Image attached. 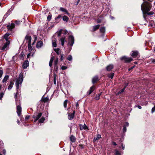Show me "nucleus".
Returning a JSON list of instances; mask_svg holds the SVG:
<instances>
[{"instance_id": "nucleus-61", "label": "nucleus", "mask_w": 155, "mask_h": 155, "mask_svg": "<svg viewBox=\"0 0 155 155\" xmlns=\"http://www.w3.org/2000/svg\"><path fill=\"white\" fill-rule=\"evenodd\" d=\"M137 107L139 109H141L142 108L139 105Z\"/></svg>"}, {"instance_id": "nucleus-19", "label": "nucleus", "mask_w": 155, "mask_h": 155, "mask_svg": "<svg viewBox=\"0 0 155 155\" xmlns=\"http://www.w3.org/2000/svg\"><path fill=\"white\" fill-rule=\"evenodd\" d=\"M101 135L99 134H98L97 135V137H95L94 138V141H95L96 140H98L100 138H101Z\"/></svg>"}, {"instance_id": "nucleus-57", "label": "nucleus", "mask_w": 155, "mask_h": 155, "mask_svg": "<svg viewBox=\"0 0 155 155\" xmlns=\"http://www.w3.org/2000/svg\"><path fill=\"white\" fill-rule=\"evenodd\" d=\"M129 123L128 122H126L125 123V125H124V126H125L126 127H128L129 126Z\"/></svg>"}, {"instance_id": "nucleus-30", "label": "nucleus", "mask_w": 155, "mask_h": 155, "mask_svg": "<svg viewBox=\"0 0 155 155\" xmlns=\"http://www.w3.org/2000/svg\"><path fill=\"white\" fill-rule=\"evenodd\" d=\"M45 120V118L42 117L39 120V123H43L44 122Z\"/></svg>"}, {"instance_id": "nucleus-16", "label": "nucleus", "mask_w": 155, "mask_h": 155, "mask_svg": "<svg viewBox=\"0 0 155 155\" xmlns=\"http://www.w3.org/2000/svg\"><path fill=\"white\" fill-rule=\"evenodd\" d=\"M54 50L58 55L60 54L61 52V51L59 48H54Z\"/></svg>"}, {"instance_id": "nucleus-11", "label": "nucleus", "mask_w": 155, "mask_h": 155, "mask_svg": "<svg viewBox=\"0 0 155 155\" xmlns=\"http://www.w3.org/2000/svg\"><path fill=\"white\" fill-rule=\"evenodd\" d=\"M75 111H74L73 113L69 114L68 115V118L69 120H71L73 119Z\"/></svg>"}, {"instance_id": "nucleus-48", "label": "nucleus", "mask_w": 155, "mask_h": 155, "mask_svg": "<svg viewBox=\"0 0 155 155\" xmlns=\"http://www.w3.org/2000/svg\"><path fill=\"white\" fill-rule=\"evenodd\" d=\"M21 22V21H15V23L17 25H19L20 23Z\"/></svg>"}, {"instance_id": "nucleus-14", "label": "nucleus", "mask_w": 155, "mask_h": 155, "mask_svg": "<svg viewBox=\"0 0 155 155\" xmlns=\"http://www.w3.org/2000/svg\"><path fill=\"white\" fill-rule=\"evenodd\" d=\"M114 67L112 64H110L106 67V69L107 71H110Z\"/></svg>"}, {"instance_id": "nucleus-2", "label": "nucleus", "mask_w": 155, "mask_h": 155, "mask_svg": "<svg viewBox=\"0 0 155 155\" xmlns=\"http://www.w3.org/2000/svg\"><path fill=\"white\" fill-rule=\"evenodd\" d=\"M23 75L22 73H21L18 78L16 79V89H18L19 88V86L20 84H21L23 81Z\"/></svg>"}, {"instance_id": "nucleus-17", "label": "nucleus", "mask_w": 155, "mask_h": 155, "mask_svg": "<svg viewBox=\"0 0 155 155\" xmlns=\"http://www.w3.org/2000/svg\"><path fill=\"white\" fill-rule=\"evenodd\" d=\"M65 38V37H62L60 39V41L61 43V44L62 46H63L64 43V41Z\"/></svg>"}, {"instance_id": "nucleus-21", "label": "nucleus", "mask_w": 155, "mask_h": 155, "mask_svg": "<svg viewBox=\"0 0 155 155\" xmlns=\"http://www.w3.org/2000/svg\"><path fill=\"white\" fill-rule=\"evenodd\" d=\"M94 86H92L90 87V89L89 90V91L88 92H89V93H88L89 95H90L92 92V91H94Z\"/></svg>"}, {"instance_id": "nucleus-39", "label": "nucleus", "mask_w": 155, "mask_h": 155, "mask_svg": "<svg viewBox=\"0 0 155 155\" xmlns=\"http://www.w3.org/2000/svg\"><path fill=\"white\" fill-rule=\"evenodd\" d=\"M3 74V71L2 70H0V78L2 77Z\"/></svg>"}, {"instance_id": "nucleus-35", "label": "nucleus", "mask_w": 155, "mask_h": 155, "mask_svg": "<svg viewBox=\"0 0 155 155\" xmlns=\"http://www.w3.org/2000/svg\"><path fill=\"white\" fill-rule=\"evenodd\" d=\"M52 45L53 47H57V44L56 41L55 40L53 42Z\"/></svg>"}, {"instance_id": "nucleus-47", "label": "nucleus", "mask_w": 155, "mask_h": 155, "mask_svg": "<svg viewBox=\"0 0 155 155\" xmlns=\"http://www.w3.org/2000/svg\"><path fill=\"white\" fill-rule=\"evenodd\" d=\"M155 111V106H154L153 107L152 109L151 110V112L152 113H153Z\"/></svg>"}, {"instance_id": "nucleus-23", "label": "nucleus", "mask_w": 155, "mask_h": 155, "mask_svg": "<svg viewBox=\"0 0 155 155\" xmlns=\"http://www.w3.org/2000/svg\"><path fill=\"white\" fill-rule=\"evenodd\" d=\"M9 34L8 33H6L4 36V38L5 39L6 41H10L8 40V37L9 36Z\"/></svg>"}, {"instance_id": "nucleus-9", "label": "nucleus", "mask_w": 155, "mask_h": 155, "mask_svg": "<svg viewBox=\"0 0 155 155\" xmlns=\"http://www.w3.org/2000/svg\"><path fill=\"white\" fill-rule=\"evenodd\" d=\"M10 41H7L6 42V43H5L2 47L1 48V50H3L5 49L10 44Z\"/></svg>"}, {"instance_id": "nucleus-32", "label": "nucleus", "mask_w": 155, "mask_h": 155, "mask_svg": "<svg viewBox=\"0 0 155 155\" xmlns=\"http://www.w3.org/2000/svg\"><path fill=\"white\" fill-rule=\"evenodd\" d=\"M67 59L69 61H71L72 59V56L71 55H68L67 58Z\"/></svg>"}, {"instance_id": "nucleus-5", "label": "nucleus", "mask_w": 155, "mask_h": 155, "mask_svg": "<svg viewBox=\"0 0 155 155\" xmlns=\"http://www.w3.org/2000/svg\"><path fill=\"white\" fill-rule=\"evenodd\" d=\"M121 60H123L125 62H130L133 60V59L131 58H128L126 56H124L121 58Z\"/></svg>"}, {"instance_id": "nucleus-53", "label": "nucleus", "mask_w": 155, "mask_h": 155, "mask_svg": "<svg viewBox=\"0 0 155 155\" xmlns=\"http://www.w3.org/2000/svg\"><path fill=\"white\" fill-rule=\"evenodd\" d=\"M43 100L44 102H46L47 101L48 99L46 98H45L43 99Z\"/></svg>"}, {"instance_id": "nucleus-22", "label": "nucleus", "mask_w": 155, "mask_h": 155, "mask_svg": "<svg viewBox=\"0 0 155 155\" xmlns=\"http://www.w3.org/2000/svg\"><path fill=\"white\" fill-rule=\"evenodd\" d=\"M9 76L8 75H6L4 78L2 80V82L4 83L6 82L7 80L8 79Z\"/></svg>"}, {"instance_id": "nucleus-24", "label": "nucleus", "mask_w": 155, "mask_h": 155, "mask_svg": "<svg viewBox=\"0 0 155 155\" xmlns=\"http://www.w3.org/2000/svg\"><path fill=\"white\" fill-rule=\"evenodd\" d=\"M63 20L64 21H68L69 20V18L66 16H64L63 17Z\"/></svg>"}, {"instance_id": "nucleus-51", "label": "nucleus", "mask_w": 155, "mask_h": 155, "mask_svg": "<svg viewBox=\"0 0 155 155\" xmlns=\"http://www.w3.org/2000/svg\"><path fill=\"white\" fill-rule=\"evenodd\" d=\"M80 128L81 130H82L84 129L83 125H80Z\"/></svg>"}, {"instance_id": "nucleus-8", "label": "nucleus", "mask_w": 155, "mask_h": 155, "mask_svg": "<svg viewBox=\"0 0 155 155\" xmlns=\"http://www.w3.org/2000/svg\"><path fill=\"white\" fill-rule=\"evenodd\" d=\"M25 40H26L28 42V44H31V37L30 36L27 35L25 38Z\"/></svg>"}, {"instance_id": "nucleus-12", "label": "nucleus", "mask_w": 155, "mask_h": 155, "mask_svg": "<svg viewBox=\"0 0 155 155\" xmlns=\"http://www.w3.org/2000/svg\"><path fill=\"white\" fill-rule=\"evenodd\" d=\"M60 10L61 12H65L66 14L68 15H70V13L68 12V10L64 8L61 7L60 8Z\"/></svg>"}, {"instance_id": "nucleus-60", "label": "nucleus", "mask_w": 155, "mask_h": 155, "mask_svg": "<svg viewBox=\"0 0 155 155\" xmlns=\"http://www.w3.org/2000/svg\"><path fill=\"white\" fill-rule=\"evenodd\" d=\"M112 143L113 144V145H114L116 146V145H117L116 143L115 142H112Z\"/></svg>"}, {"instance_id": "nucleus-15", "label": "nucleus", "mask_w": 155, "mask_h": 155, "mask_svg": "<svg viewBox=\"0 0 155 155\" xmlns=\"http://www.w3.org/2000/svg\"><path fill=\"white\" fill-rule=\"evenodd\" d=\"M43 45V42L41 41H38L37 43L36 47L38 48H41Z\"/></svg>"}, {"instance_id": "nucleus-27", "label": "nucleus", "mask_w": 155, "mask_h": 155, "mask_svg": "<svg viewBox=\"0 0 155 155\" xmlns=\"http://www.w3.org/2000/svg\"><path fill=\"white\" fill-rule=\"evenodd\" d=\"M114 74L113 73L111 74H108V77L111 79H112L113 78Z\"/></svg>"}, {"instance_id": "nucleus-29", "label": "nucleus", "mask_w": 155, "mask_h": 155, "mask_svg": "<svg viewBox=\"0 0 155 155\" xmlns=\"http://www.w3.org/2000/svg\"><path fill=\"white\" fill-rule=\"evenodd\" d=\"M105 30V29L104 27H102L100 29V31L102 33H104Z\"/></svg>"}, {"instance_id": "nucleus-34", "label": "nucleus", "mask_w": 155, "mask_h": 155, "mask_svg": "<svg viewBox=\"0 0 155 155\" xmlns=\"http://www.w3.org/2000/svg\"><path fill=\"white\" fill-rule=\"evenodd\" d=\"M101 95V93L98 94V95H97L95 97V99L96 100H98L100 98V96Z\"/></svg>"}, {"instance_id": "nucleus-36", "label": "nucleus", "mask_w": 155, "mask_h": 155, "mask_svg": "<svg viewBox=\"0 0 155 155\" xmlns=\"http://www.w3.org/2000/svg\"><path fill=\"white\" fill-rule=\"evenodd\" d=\"M58 62V58H57L54 61V64L55 66H57Z\"/></svg>"}, {"instance_id": "nucleus-41", "label": "nucleus", "mask_w": 155, "mask_h": 155, "mask_svg": "<svg viewBox=\"0 0 155 155\" xmlns=\"http://www.w3.org/2000/svg\"><path fill=\"white\" fill-rule=\"evenodd\" d=\"M68 68L67 67L63 66L61 67V68L62 70H64L66 69H67Z\"/></svg>"}, {"instance_id": "nucleus-13", "label": "nucleus", "mask_w": 155, "mask_h": 155, "mask_svg": "<svg viewBox=\"0 0 155 155\" xmlns=\"http://www.w3.org/2000/svg\"><path fill=\"white\" fill-rule=\"evenodd\" d=\"M138 52L137 51H132L131 52V55L134 58H135L138 55Z\"/></svg>"}, {"instance_id": "nucleus-37", "label": "nucleus", "mask_w": 155, "mask_h": 155, "mask_svg": "<svg viewBox=\"0 0 155 155\" xmlns=\"http://www.w3.org/2000/svg\"><path fill=\"white\" fill-rule=\"evenodd\" d=\"M115 155H120V153L119 152V151L117 150H115Z\"/></svg>"}, {"instance_id": "nucleus-46", "label": "nucleus", "mask_w": 155, "mask_h": 155, "mask_svg": "<svg viewBox=\"0 0 155 155\" xmlns=\"http://www.w3.org/2000/svg\"><path fill=\"white\" fill-rule=\"evenodd\" d=\"M47 19L48 21H50L51 19V15H48L47 17Z\"/></svg>"}, {"instance_id": "nucleus-58", "label": "nucleus", "mask_w": 155, "mask_h": 155, "mask_svg": "<svg viewBox=\"0 0 155 155\" xmlns=\"http://www.w3.org/2000/svg\"><path fill=\"white\" fill-rule=\"evenodd\" d=\"M121 146H122V148L123 149V150H124V148H125L124 146V145L123 144H122L121 145Z\"/></svg>"}, {"instance_id": "nucleus-20", "label": "nucleus", "mask_w": 155, "mask_h": 155, "mask_svg": "<svg viewBox=\"0 0 155 155\" xmlns=\"http://www.w3.org/2000/svg\"><path fill=\"white\" fill-rule=\"evenodd\" d=\"M70 139L71 141L72 142H74L75 141L76 139L75 137L74 136H71V137H70Z\"/></svg>"}, {"instance_id": "nucleus-62", "label": "nucleus", "mask_w": 155, "mask_h": 155, "mask_svg": "<svg viewBox=\"0 0 155 155\" xmlns=\"http://www.w3.org/2000/svg\"><path fill=\"white\" fill-rule=\"evenodd\" d=\"M6 152V150H3V153L4 154H5V153Z\"/></svg>"}, {"instance_id": "nucleus-1", "label": "nucleus", "mask_w": 155, "mask_h": 155, "mask_svg": "<svg viewBox=\"0 0 155 155\" xmlns=\"http://www.w3.org/2000/svg\"><path fill=\"white\" fill-rule=\"evenodd\" d=\"M151 7V6L150 3L146 2L141 5V9L143 12L147 13L150 10Z\"/></svg>"}, {"instance_id": "nucleus-45", "label": "nucleus", "mask_w": 155, "mask_h": 155, "mask_svg": "<svg viewBox=\"0 0 155 155\" xmlns=\"http://www.w3.org/2000/svg\"><path fill=\"white\" fill-rule=\"evenodd\" d=\"M127 129L126 127L125 126H124L123 131V132H125L126 131Z\"/></svg>"}, {"instance_id": "nucleus-31", "label": "nucleus", "mask_w": 155, "mask_h": 155, "mask_svg": "<svg viewBox=\"0 0 155 155\" xmlns=\"http://www.w3.org/2000/svg\"><path fill=\"white\" fill-rule=\"evenodd\" d=\"M128 85V84H127L126 85V86L124 88H123V89H122L120 91L118 92V94H121L124 91V90L126 87Z\"/></svg>"}, {"instance_id": "nucleus-28", "label": "nucleus", "mask_w": 155, "mask_h": 155, "mask_svg": "<svg viewBox=\"0 0 155 155\" xmlns=\"http://www.w3.org/2000/svg\"><path fill=\"white\" fill-rule=\"evenodd\" d=\"M13 84L12 82H10V84H9V86L8 87V90L11 89H12V87H13Z\"/></svg>"}, {"instance_id": "nucleus-43", "label": "nucleus", "mask_w": 155, "mask_h": 155, "mask_svg": "<svg viewBox=\"0 0 155 155\" xmlns=\"http://www.w3.org/2000/svg\"><path fill=\"white\" fill-rule=\"evenodd\" d=\"M54 56L52 57L50 59V62H49L52 63L53 61V60H54Z\"/></svg>"}, {"instance_id": "nucleus-44", "label": "nucleus", "mask_w": 155, "mask_h": 155, "mask_svg": "<svg viewBox=\"0 0 155 155\" xmlns=\"http://www.w3.org/2000/svg\"><path fill=\"white\" fill-rule=\"evenodd\" d=\"M54 84H55V85L56 84V77L55 75H54Z\"/></svg>"}, {"instance_id": "nucleus-42", "label": "nucleus", "mask_w": 155, "mask_h": 155, "mask_svg": "<svg viewBox=\"0 0 155 155\" xmlns=\"http://www.w3.org/2000/svg\"><path fill=\"white\" fill-rule=\"evenodd\" d=\"M4 93H0V100L3 97Z\"/></svg>"}, {"instance_id": "nucleus-18", "label": "nucleus", "mask_w": 155, "mask_h": 155, "mask_svg": "<svg viewBox=\"0 0 155 155\" xmlns=\"http://www.w3.org/2000/svg\"><path fill=\"white\" fill-rule=\"evenodd\" d=\"M98 80V78L97 76L94 77L92 79V83L93 84L95 83Z\"/></svg>"}, {"instance_id": "nucleus-6", "label": "nucleus", "mask_w": 155, "mask_h": 155, "mask_svg": "<svg viewBox=\"0 0 155 155\" xmlns=\"http://www.w3.org/2000/svg\"><path fill=\"white\" fill-rule=\"evenodd\" d=\"M21 112V108L20 105H18L17 107V113L18 116H20Z\"/></svg>"}, {"instance_id": "nucleus-4", "label": "nucleus", "mask_w": 155, "mask_h": 155, "mask_svg": "<svg viewBox=\"0 0 155 155\" xmlns=\"http://www.w3.org/2000/svg\"><path fill=\"white\" fill-rule=\"evenodd\" d=\"M68 44L71 46H72L74 42V37L73 36L70 35L68 38Z\"/></svg>"}, {"instance_id": "nucleus-38", "label": "nucleus", "mask_w": 155, "mask_h": 155, "mask_svg": "<svg viewBox=\"0 0 155 155\" xmlns=\"http://www.w3.org/2000/svg\"><path fill=\"white\" fill-rule=\"evenodd\" d=\"M64 55L63 54H62L61 55L60 60L61 61H63L64 59Z\"/></svg>"}, {"instance_id": "nucleus-50", "label": "nucleus", "mask_w": 155, "mask_h": 155, "mask_svg": "<svg viewBox=\"0 0 155 155\" xmlns=\"http://www.w3.org/2000/svg\"><path fill=\"white\" fill-rule=\"evenodd\" d=\"M61 31H59V32H58V37L60 36L61 35Z\"/></svg>"}, {"instance_id": "nucleus-52", "label": "nucleus", "mask_w": 155, "mask_h": 155, "mask_svg": "<svg viewBox=\"0 0 155 155\" xmlns=\"http://www.w3.org/2000/svg\"><path fill=\"white\" fill-rule=\"evenodd\" d=\"M61 15H59L58 17L56 18H57V19H59V18H61Z\"/></svg>"}, {"instance_id": "nucleus-54", "label": "nucleus", "mask_w": 155, "mask_h": 155, "mask_svg": "<svg viewBox=\"0 0 155 155\" xmlns=\"http://www.w3.org/2000/svg\"><path fill=\"white\" fill-rule=\"evenodd\" d=\"M29 117H30L29 116H28V115L27 116L25 117V120L28 119L29 118Z\"/></svg>"}, {"instance_id": "nucleus-3", "label": "nucleus", "mask_w": 155, "mask_h": 155, "mask_svg": "<svg viewBox=\"0 0 155 155\" xmlns=\"http://www.w3.org/2000/svg\"><path fill=\"white\" fill-rule=\"evenodd\" d=\"M42 113H35L33 116V118L35 119L34 122H35L41 117Z\"/></svg>"}, {"instance_id": "nucleus-33", "label": "nucleus", "mask_w": 155, "mask_h": 155, "mask_svg": "<svg viewBox=\"0 0 155 155\" xmlns=\"http://www.w3.org/2000/svg\"><path fill=\"white\" fill-rule=\"evenodd\" d=\"M68 102V100H65L64 103V106L65 108H66L67 106V104Z\"/></svg>"}, {"instance_id": "nucleus-7", "label": "nucleus", "mask_w": 155, "mask_h": 155, "mask_svg": "<svg viewBox=\"0 0 155 155\" xmlns=\"http://www.w3.org/2000/svg\"><path fill=\"white\" fill-rule=\"evenodd\" d=\"M7 27L8 30L11 31L12 30V29L15 27V25L14 23H12L8 25L7 26Z\"/></svg>"}, {"instance_id": "nucleus-56", "label": "nucleus", "mask_w": 155, "mask_h": 155, "mask_svg": "<svg viewBox=\"0 0 155 155\" xmlns=\"http://www.w3.org/2000/svg\"><path fill=\"white\" fill-rule=\"evenodd\" d=\"M31 52H30V53H29L27 55V58H28L29 56L31 55Z\"/></svg>"}, {"instance_id": "nucleus-10", "label": "nucleus", "mask_w": 155, "mask_h": 155, "mask_svg": "<svg viewBox=\"0 0 155 155\" xmlns=\"http://www.w3.org/2000/svg\"><path fill=\"white\" fill-rule=\"evenodd\" d=\"M29 65V62L28 61H25L22 65L23 69L26 68Z\"/></svg>"}, {"instance_id": "nucleus-63", "label": "nucleus", "mask_w": 155, "mask_h": 155, "mask_svg": "<svg viewBox=\"0 0 155 155\" xmlns=\"http://www.w3.org/2000/svg\"><path fill=\"white\" fill-rule=\"evenodd\" d=\"M37 37H35V40H34V41L35 42V41L37 40Z\"/></svg>"}, {"instance_id": "nucleus-40", "label": "nucleus", "mask_w": 155, "mask_h": 155, "mask_svg": "<svg viewBox=\"0 0 155 155\" xmlns=\"http://www.w3.org/2000/svg\"><path fill=\"white\" fill-rule=\"evenodd\" d=\"M83 128H84V130H86V129H88L87 127L85 124H84L83 125Z\"/></svg>"}, {"instance_id": "nucleus-25", "label": "nucleus", "mask_w": 155, "mask_h": 155, "mask_svg": "<svg viewBox=\"0 0 155 155\" xmlns=\"http://www.w3.org/2000/svg\"><path fill=\"white\" fill-rule=\"evenodd\" d=\"M100 26V25H97L94 26H93V31H95L96 30L98 29Z\"/></svg>"}, {"instance_id": "nucleus-59", "label": "nucleus", "mask_w": 155, "mask_h": 155, "mask_svg": "<svg viewBox=\"0 0 155 155\" xmlns=\"http://www.w3.org/2000/svg\"><path fill=\"white\" fill-rule=\"evenodd\" d=\"M52 63L49 62V65L50 67H51L52 65Z\"/></svg>"}, {"instance_id": "nucleus-64", "label": "nucleus", "mask_w": 155, "mask_h": 155, "mask_svg": "<svg viewBox=\"0 0 155 155\" xmlns=\"http://www.w3.org/2000/svg\"><path fill=\"white\" fill-rule=\"evenodd\" d=\"M76 107H78L79 106V104L78 103H77L76 105Z\"/></svg>"}, {"instance_id": "nucleus-49", "label": "nucleus", "mask_w": 155, "mask_h": 155, "mask_svg": "<svg viewBox=\"0 0 155 155\" xmlns=\"http://www.w3.org/2000/svg\"><path fill=\"white\" fill-rule=\"evenodd\" d=\"M146 13H147L148 15H152L154 14V13H153L152 12H147Z\"/></svg>"}, {"instance_id": "nucleus-26", "label": "nucleus", "mask_w": 155, "mask_h": 155, "mask_svg": "<svg viewBox=\"0 0 155 155\" xmlns=\"http://www.w3.org/2000/svg\"><path fill=\"white\" fill-rule=\"evenodd\" d=\"M28 49L29 51L31 52L32 50V48L31 46V44H28Z\"/></svg>"}, {"instance_id": "nucleus-55", "label": "nucleus", "mask_w": 155, "mask_h": 155, "mask_svg": "<svg viewBox=\"0 0 155 155\" xmlns=\"http://www.w3.org/2000/svg\"><path fill=\"white\" fill-rule=\"evenodd\" d=\"M151 61L155 63V59H151Z\"/></svg>"}]
</instances>
